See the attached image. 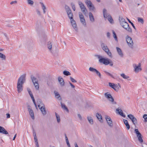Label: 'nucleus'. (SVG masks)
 Masks as SVG:
<instances>
[{
  "label": "nucleus",
  "instance_id": "f257e3e1",
  "mask_svg": "<svg viewBox=\"0 0 147 147\" xmlns=\"http://www.w3.org/2000/svg\"><path fill=\"white\" fill-rule=\"evenodd\" d=\"M26 80V74L21 75L18 79L17 84V88L18 93L21 92L23 90V85Z\"/></svg>",
  "mask_w": 147,
  "mask_h": 147
},
{
  "label": "nucleus",
  "instance_id": "f03ea898",
  "mask_svg": "<svg viewBox=\"0 0 147 147\" xmlns=\"http://www.w3.org/2000/svg\"><path fill=\"white\" fill-rule=\"evenodd\" d=\"M97 56L99 59V61L100 63H102L105 65L109 64L111 66H112L113 65V62L111 60L108 58L105 59L102 58H100L101 57L99 55H97Z\"/></svg>",
  "mask_w": 147,
  "mask_h": 147
},
{
  "label": "nucleus",
  "instance_id": "7ed1b4c3",
  "mask_svg": "<svg viewBox=\"0 0 147 147\" xmlns=\"http://www.w3.org/2000/svg\"><path fill=\"white\" fill-rule=\"evenodd\" d=\"M101 46L102 49L110 57H112V53L110 51L108 47L103 42L101 43Z\"/></svg>",
  "mask_w": 147,
  "mask_h": 147
},
{
  "label": "nucleus",
  "instance_id": "20e7f679",
  "mask_svg": "<svg viewBox=\"0 0 147 147\" xmlns=\"http://www.w3.org/2000/svg\"><path fill=\"white\" fill-rule=\"evenodd\" d=\"M125 38L126 41L128 46L131 49H133L134 43L131 38L129 36L127 35L126 36Z\"/></svg>",
  "mask_w": 147,
  "mask_h": 147
},
{
  "label": "nucleus",
  "instance_id": "39448f33",
  "mask_svg": "<svg viewBox=\"0 0 147 147\" xmlns=\"http://www.w3.org/2000/svg\"><path fill=\"white\" fill-rule=\"evenodd\" d=\"M31 79L36 90H38L39 86L38 84V80L33 75H31Z\"/></svg>",
  "mask_w": 147,
  "mask_h": 147
},
{
  "label": "nucleus",
  "instance_id": "423d86ee",
  "mask_svg": "<svg viewBox=\"0 0 147 147\" xmlns=\"http://www.w3.org/2000/svg\"><path fill=\"white\" fill-rule=\"evenodd\" d=\"M85 2L90 10H94L95 8L90 0H86Z\"/></svg>",
  "mask_w": 147,
  "mask_h": 147
},
{
  "label": "nucleus",
  "instance_id": "0eeeda50",
  "mask_svg": "<svg viewBox=\"0 0 147 147\" xmlns=\"http://www.w3.org/2000/svg\"><path fill=\"white\" fill-rule=\"evenodd\" d=\"M121 25L128 32L131 33L132 32V29L130 27L128 24L126 22H123V23H121Z\"/></svg>",
  "mask_w": 147,
  "mask_h": 147
},
{
  "label": "nucleus",
  "instance_id": "6e6552de",
  "mask_svg": "<svg viewBox=\"0 0 147 147\" xmlns=\"http://www.w3.org/2000/svg\"><path fill=\"white\" fill-rule=\"evenodd\" d=\"M105 97L107 98L109 101H111L113 104H116L117 103L116 102L114 101V99L112 96L111 95L109 94L108 92H107L105 94Z\"/></svg>",
  "mask_w": 147,
  "mask_h": 147
},
{
  "label": "nucleus",
  "instance_id": "1a4fd4ad",
  "mask_svg": "<svg viewBox=\"0 0 147 147\" xmlns=\"http://www.w3.org/2000/svg\"><path fill=\"white\" fill-rule=\"evenodd\" d=\"M127 117L131 120L133 123L135 125L137 123V120L134 116L131 114L127 115Z\"/></svg>",
  "mask_w": 147,
  "mask_h": 147
},
{
  "label": "nucleus",
  "instance_id": "9d476101",
  "mask_svg": "<svg viewBox=\"0 0 147 147\" xmlns=\"http://www.w3.org/2000/svg\"><path fill=\"white\" fill-rule=\"evenodd\" d=\"M79 15L81 22L84 25L86 26V23L83 15L80 12L79 13Z\"/></svg>",
  "mask_w": 147,
  "mask_h": 147
},
{
  "label": "nucleus",
  "instance_id": "9b49d317",
  "mask_svg": "<svg viewBox=\"0 0 147 147\" xmlns=\"http://www.w3.org/2000/svg\"><path fill=\"white\" fill-rule=\"evenodd\" d=\"M105 118L108 125L110 127H113V122L111 118L108 116H105Z\"/></svg>",
  "mask_w": 147,
  "mask_h": 147
},
{
  "label": "nucleus",
  "instance_id": "f8f14e48",
  "mask_svg": "<svg viewBox=\"0 0 147 147\" xmlns=\"http://www.w3.org/2000/svg\"><path fill=\"white\" fill-rule=\"evenodd\" d=\"M109 86L116 92H118L119 89V88L117 85L115 84L114 83L109 82Z\"/></svg>",
  "mask_w": 147,
  "mask_h": 147
},
{
  "label": "nucleus",
  "instance_id": "ddd939ff",
  "mask_svg": "<svg viewBox=\"0 0 147 147\" xmlns=\"http://www.w3.org/2000/svg\"><path fill=\"white\" fill-rule=\"evenodd\" d=\"M141 65L140 63H139L138 65H136V64H135L134 67V71L136 72H138L140 71H141L142 70V68L141 67Z\"/></svg>",
  "mask_w": 147,
  "mask_h": 147
},
{
  "label": "nucleus",
  "instance_id": "4468645a",
  "mask_svg": "<svg viewBox=\"0 0 147 147\" xmlns=\"http://www.w3.org/2000/svg\"><path fill=\"white\" fill-rule=\"evenodd\" d=\"M43 115H45L47 114V112L45 107V106L43 104H42V106L39 108Z\"/></svg>",
  "mask_w": 147,
  "mask_h": 147
},
{
  "label": "nucleus",
  "instance_id": "2eb2a0df",
  "mask_svg": "<svg viewBox=\"0 0 147 147\" xmlns=\"http://www.w3.org/2000/svg\"><path fill=\"white\" fill-rule=\"evenodd\" d=\"M71 23L72 26L74 29H75L76 31H77L78 29L77 27V25L75 21L74 20L73 18L72 19H71Z\"/></svg>",
  "mask_w": 147,
  "mask_h": 147
},
{
  "label": "nucleus",
  "instance_id": "dca6fc26",
  "mask_svg": "<svg viewBox=\"0 0 147 147\" xmlns=\"http://www.w3.org/2000/svg\"><path fill=\"white\" fill-rule=\"evenodd\" d=\"M40 41L41 43H45L47 40V36L45 34H44L43 36H41L40 37Z\"/></svg>",
  "mask_w": 147,
  "mask_h": 147
},
{
  "label": "nucleus",
  "instance_id": "f3484780",
  "mask_svg": "<svg viewBox=\"0 0 147 147\" xmlns=\"http://www.w3.org/2000/svg\"><path fill=\"white\" fill-rule=\"evenodd\" d=\"M0 133H1L4 134H8V132L5 129L2 127L0 126Z\"/></svg>",
  "mask_w": 147,
  "mask_h": 147
},
{
  "label": "nucleus",
  "instance_id": "a211bd4d",
  "mask_svg": "<svg viewBox=\"0 0 147 147\" xmlns=\"http://www.w3.org/2000/svg\"><path fill=\"white\" fill-rule=\"evenodd\" d=\"M47 48L49 49V51L52 53H53V52L52 51V42L50 41L48 42L47 44Z\"/></svg>",
  "mask_w": 147,
  "mask_h": 147
},
{
  "label": "nucleus",
  "instance_id": "6ab92c4d",
  "mask_svg": "<svg viewBox=\"0 0 147 147\" xmlns=\"http://www.w3.org/2000/svg\"><path fill=\"white\" fill-rule=\"evenodd\" d=\"M116 111L118 112V114L121 116L124 117H125V115L123 113L122 110L120 109H119V108L116 109Z\"/></svg>",
  "mask_w": 147,
  "mask_h": 147
},
{
  "label": "nucleus",
  "instance_id": "aec40b11",
  "mask_svg": "<svg viewBox=\"0 0 147 147\" xmlns=\"http://www.w3.org/2000/svg\"><path fill=\"white\" fill-rule=\"evenodd\" d=\"M54 93L56 98L59 100H61L62 98L59 93L56 91H54Z\"/></svg>",
  "mask_w": 147,
  "mask_h": 147
},
{
  "label": "nucleus",
  "instance_id": "412c9836",
  "mask_svg": "<svg viewBox=\"0 0 147 147\" xmlns=\"http://www.w3.org/2000/svg\"><path fill=\"white\" fill-rule=\"evenodd\" d=\"M58 81L60 83V84L61 86H63L64 85L65 82L64 81L63 79L62 78H60L59 77L58 78Z\"/></svg>",
  "mask_w": 147,
  "mask_h": 147
},
{
  "label": "nucleus",
  "instance_id": "4be33fe9",
  "mask_svg": "<svg viewBox=\"0 0 147 147\" xmlns=\"http://www.w3.org/2000/svg\"><path fill=\"white\" fill-rule=\"evenodd\" d=\"M103 13L104 16V17L105 18H107L109 15L107 13V10L106 9L104 8L103 9Z\"/></svg>",
  "mask_w": 147,
  "mask_h": 147
},
{
  "label": "nucleus",
  "instance_id": "5701e85b",
  "mask_svg": "<svg viewBox=\"0 0 147 147\" xmlns=\"http://www.w3.org/2000/svg\"><path fill=\"white\" fill-rule=\"evenodd\" d=\"M28 111L32 118L33 119H34V113L33 110L32 109H31L29 110H28Z\"/></svg>",
  "mask_w": 147,
  "mask_h": 147
},
{
  "label": "nucleus",
  "instance_id": "b1692460",
  "mask_svg": "<svg viewBox=\"0 0 147 147\" xmlns=\"http://www.w3.org/2000/svg\"><path fill=\"white\" fill-rule=\"evenodd\" d=\"M89 14L90 21L92 22H94V19L92 14V13L90 12Z\"/></svg>",
  "mask_w": 147,
  "mask_h": 147
},
{
  "label": "nucleus",
  "instance_id": "393cba45",
  "mask_svg": "<svg viewBox=\"0 0 147 147\" xmlns=\"http://www.w3.org/2000/svg\"><path fill=\"white\" fill-rule=\"evenodd\" d=\"M68 16L69 18L71 19H72L73 18V16L71 11L67 12Z\"/></svg>",
  "mask_w": 147,
  "mask_h": 147
},
{
  "label": "nucleus",
  "instance_id": "a878e982",
  "mask_svg": "<svg viewBox=\"0 0 147 147\" xmlns=\"http://www.w3.org/2000/svg\"><path fill=\"white\" fill-rule=\"evenodd\" d=\"M123 122L125 124L126 126L127 129H130V126L128 121L126 120L123 119Z\"/></svg>",
  "mask_w": 147,
  "mask_h": 147
},
{
  "label": "nucleus",
  "instance_id": "bb28decb",
  "mask_svg": "<svg viewBox=\"0 0 147 147\" xmlns=\"http://www.w3.org/2000/svg\"><path fill=\"white\" fill-rule=\"evenodd\" d=\"M61 108L63 109L66 110L67 112H69L68 109L66 105L64 104H63L61 102Z\"/></svg>",
  "mask_w": 147,
  "mask_h": 147
},
{
  "label": "nucleus",
  "instance_id": "cd10ccee",
  "mask_svg": "<svg viewBox=\"0 0 147 147\" xmlns=\"http://www.w3.org/2000/svg\"><path fill=\"white\" fill-rule=\"evenodd\" d=\"M116 49L119 54L121 57H122L123 56V53L121 49L118 47H117Z\"/></svg>",
  "mask_w": 147,
  "mask_h": 147
},
{
  "label": "nucleus",
  "instance_id": "c85d7f7f",
  "mask_svg": "<svg viewBox=\"0 0 147 147\" xmlns=\"http://www.w3.org/2000/svg\"><path fill=\"white\" fill-rule=\"evenodd\" d=\"M81 11L84 14V15H86L87 12V10L86 7H83L82 9H80Z\"/></svg>",
  "mask_w": 147,
  "mask_h": 147
},
{
  "label": "nucleus",
  "instance_id": "c756f323",
  "mask_svg": "<svg viewBox=\"0 0 147 147\" xmlns=\"http://www.w3.org/2000/svg\"><path fill=\"white\" fill-rule=\"evenodd\" d=\"M78 3L80 9H82L83 7H86L84 4L81 1H79Z\"/></svg>",
  "mask_w": 147,
  "mask_h": 147
},
{
  "label": "nucleus",
  "instance_id": "7c9ffc66",
  "mask_svg": "<svg viewBox=\"0 0 147 147\" xmlns=\"http://www.w3.org/2000/svg\"><path fill=\"white\" fill-rule=\"evenodd\" d=\"M37 102L38 104V107L39 108H40L41 105L42 106V104H43L41 100L40 99H37Z\"/></svg>",
  "mask_w": 147,
  "mask_h": 147
},
{
  "label": "nucleus",
  "instance_id": "2f4dec72",
  "mask_svg": "<svg viewBox=\"0 0 147 147\" xmlns=\"http://www.w3.org/2000/svg\"><path fill=\"white\" fill-rule=\"evenodd\" d=\"M134 132L136 133L137 137L142 136V135L139 132L138 129H135L134 130Z\"/></svg>",
  "mask_w": 147,
  "mask_h": 147
},
{
  "label": "nucleus",
  "instance_id": "473e14b6",
  "mask_svg": "<svg viewBox=\"0 0 147 147\" xmlns=\"http://www.w3.org/2000/svg\"><path fill=\"white\" fill-rule=\"evenodd\" d=\"M89 123L91 124H92L93 123V121L92 119L90 116H88L87 117Z\"/></svg>",
  "mask_w": 147,
  "mask_h": 147
},
{
  "label": "nucleus",
  "instance_id": "72a5a7b5",
  "mask_svg": "<svg viewBox=\"0 0 147 147\" xmlns=\"http://www.w3.org/2000/svg\"><path fill=\"white\" fill-rule=\"evenodd\" d=\"M119 20L120 25L121 24V23H123V22H126L125 20L122 17H119Z\"/></svg>",
  "mask_w": 147,
  "mask_h": 147
},
{
  "label": "nucleus",
  "instance_id": "f704fd0d",
  "mask_svg": "<svg viewBox=\"0 0 147 147\" xmlns=\"http://www.w3.org/2000/svg\"><path fill=\"white\" fill-rule=\"evenodd\" d=\"M112 32L113 34V36L115 38V40L117 41H118V39H117V37L116 35V34L115 32V31L113 30H112Z\"/></svg>",
  "mask_w": 147,
  "mask_h": 147
},
{
  "label": "nucleus",
  "instance_id": "c9c22d12",
  "mask_svg": "<svg viewBox=\"0 0 147 147\" xmlns=\"http://www.w3.org/2000/svg\"><path fill=\"white\" fill-rule=\"evenodd\" d=\"M96 116L98 118V119L100 121H101V120H102V118L101 115L100 114H99L98 113H97L96 114Z\"/></svg>",
  "mask_w": 147,
  "mask_h": 147
},
{
  "label": "nucleus",
  "instance_id": "e433bc0d",
  "mask_svg": "<svg viewBox=\"0 0 147 147\" xmlns=\"http://www.w3.org/2000/svg\"><path fill=\"white\" fill-rule=\"evenodd\" d=\"M55 115L57 118V122L58 123H59L60 121V119L59 116L55 112Z\"/></svg>",
  "mask_w": 147,
  "mask_h": 147
},
{
  "label": "nucleus",
  "instance_id": "4c0bfd02",
  "mask_svg": "<svg viewBox=\"0 0 147 147\" xmlns=\"http://www.w3.org/2000/svg\"><path fill=\"white\" fill-rule=\"evenodd\" d=\"M65 7L67 12L70 11H71L69 6L67 5H65Z\"/></svg>",
  "mask_w": 147,
  "mask_h": 147
},
{
  "label": "nucleus",
  "instance_id": "58836bf2",
  "mask_svg": "<svg viewBox=\"0 0 147 147\" xmlns=\"http://www.w3.org/2000/svg\"><path fill=\"white\" fill-rule=\"evenodd\" d=\"M63 74L66 76H68L70 75V73L67 71L65 70L63 71Z\"/></svg>",
  "mask_w": 147,
  "mask_h": 147
},
{
  "label": "nucleus",
  "instance_id": "ea45409f",
  "mask_svg": "<svg viewBox=\"0 0 147 147\" xmlns=\"http://www.w3.org/2000/svg\"><path fill=\"white\" fill-rule=\"evenodd\" d=\"M0 58H2V60H5L6 57L5 55L0 53Z\"/></svg>",
  "mask_w": 147,
  "mask_h": 147
},
{
  "label": "nucleus",
  "instance_id": "a19ab883",
  "mask_svg": "<svg viewBox=\"0 0 147 147\" xmlns=\"http://www.w3.org/2000/svg\"><path fill=\"white\" fill-rule=\"evenodd\" d=\"M28 3V4L32 5H33L34 2L32 0H27Z\"/></svg>",
  "mask_w": 147,
  "mask_h": 147
},
{
  "label": "nucleus",
  "instance_id": "79ce46f5",
  "mask_svg": "<svg viewBox=\"0 0 147 147\" xmlns=\"http://www.w3.org/2000/svg\"><path fill=\"white\" fill-rule=\"evenodd\" d=\"M137 137L138 138V141L140 143H141L143 142V140L142 139V136Z\"/></svg>",
  "mask_w": 147,
  "mask_h": 147
},
{
  "label": "nucleus",
  "instance_id": "37998d69",
  "mask_svg": "<svg viewBox=\"0 0 147 147\" xmlns=\"http://www.w3.org/2000/svg\"><path fill=\"white\" fill-rule=\"evenodd\" d=\"M121 76L124 79H127L129 78L128 76L125 75L124 74H121Z\"/></svg>",
  "mask_w": 147,
  "mask_h": 147
},
{
  "label": "nucleus",
  "instance_id": "c03bdc74",
  "mask_svg": "<svg viewBox=\"0 0 147 147\" xmlns=\"http://www.w3.org/2000/svg\"><path fill=\"white\" fill-rule=\"evenodd\" d=\"M108 16L109 17L108 18V20L111 23H112L113 21L112 17L111 16H110L109 15H108Z\"/></svg>",
  "mask_w": 147,
  "mask_h": 147
},
{
  "label": "nucleus",
  "instance_id": "a18cd8bd",
  "mask_svg": "<svg viewBox=\"0 0 147 147\" xmlns=\"http://www.w3.org/2000/svg\"><path fill=\"white\" fill-rule=\"evenodd\" d=\"M89 69L90 71L93 72H95L97 70L93 67H91L89 68Z\"/></svg>",
  "mask_w": 147,
  "mask_h": 147
},
{
  "label": "nucleus",
  "instance_id": "49530a36",
  "mask_svg": "<svg viewBox=\"0 0 147 147\" xmlns=\"http://www.w3.org/2000/svg\"><path fill=\"white\" fill-rule=\"evenodd\" d=\"M138 21L139 22H141L142 24H143L144 23V20L143 19L140 17L138 18Z\"/></svg>",
  "mask_w": 147,
  "mask_h": 147
},
{
  "label": "nucleus",
  "instance_id": "de8ad7c7",
  "mask_svg": "<svg viewBox=\"0 0 147 147\" xmlns=\"http://www.w3.org/2000/svg\"><path fill=\"white\" fill-rule=\"evenodd\" d=\"M71 6L72 9L74 11H75L76 10L75 6L74 4L73 3H71Z\"/></svg>",
  "mask_w": 147,
  "mask_h": 147
},
{
  "label": "nucleus",
  "instance_id": "09e8293b",
  "mask_svg": "<svg viewBox=\"0 0 147 147\" xmlns=\"http://www.w3.org/2000/svg\"><path fill=\"white\" fill-rule=\"evenodd\" d=\"M127 20L131 24V25L134 28L136 29L135 27L134 26V24H133V23L129 19H128L127 18Z\"/></svg>",
  "mask_w": 147,
  "mask_h": 147
},
{
  "label": "nucleus",
  "instance_id": "8fccbe9b",
  "mask_svg": "<svg viewBox=\"0 0 147 147\" xmlns=\"http://www.w3.org/2000/svg\"><path fill=\"white\" fill-rule=\"evenodd\" d=\"M95 72L100 78H101V74L100 73L99 71H98L97 70H96Z\"/></svg>",
  "mask_w": 147,
  "mask_h": 147
},
{
  "label": "nucleus",
  "instance_id": "3c124183",
  "mask_svg": "<svg viewBox=\"0 0 147 147\" xmlns=\"http://www.w3.org/2000/svg\"><path fill=\"white\" fill-rule=\"evenodd\" d=\"M143 118L144 119V122H147V114H145L143 116Z\"/></svg>",
  "mask_w": 147,
  "mask_h": 147
},
{
  "label": "nucleus",
  "instance_id": "603ef678",
  "mask_svg": "<svg viewBox=\"0 0 147 147\" xmlns=\"http://www.w3.org/2000/svg\"><path fill=\"white\" fill-rule=\"evenodd\" d=\"M40 3L41 5L42 8L43 10L46 9V7L45 6L44 4L42 2H40Z\"/></svg>",
  "mask_w": 147,
  "mask_h": 147
},
{
  "label": "nucleus",
  "instance_id": "864d4df0",
  "mask_svg": "<svg viewBox=\"0 0 147 147\" xmlns=\"http://www.w3.org/2000/svg\"><path fill=\"white\" fill-rule=\"evenodd\" d=\"M104 72L106 74H107V75H109V76H111L112 78H114L113 77V76L110 73H109L108 72H107V71H104Z\"/></svg>",
  "mask_w": 147,
  "mask_h": 147
},
{
  "label": "nucleus",
  "instance_id": "5fc2aeb1",
  "mask_svg": "<svg viewBox=\"0 0 147 147\" xmlns=\"http://www.w3.org/2000/svg\"><path fill=\"white\" fill-rule=\"evenodd\" d=\"M70 80L72 82H75V83H76L77 82V81L75 79H74V78H72V77H70Z\"/></svg>",
  "mask_w": 147,
  "mask_h": 147
},
{
  "label": "nucleus",
  "instance_id": "6e6d98bb",
  "mask_svg": "<svg viewBox=\"0 0 147 147\" xmlns=\"http://www.w3.org/2000/svg\"><path fill=\"white\" fill-rule=\"evenodd\" d=\"M34 141L36 143L38 142L37 139V137L35 135L34 136Z\"/></svg>",
  "mask_w": 147,
  "mask_h": 147
},
{
  "label": "nucleus",
  "instance_id": "4d7b16f0",
  "mask_svg": "<svg viewBox=\"0 0 147 147\" xmlns=\"http://www.w3.org/2000/svg\"><path fill=\"white\" fill-rule=\"evenodd\" d=\"M17 1H12L11 2L10 4L11 5L13 4L14 3H17Z\"/></svg>",
  "mask_w": 147,
  "mask_h": 147
},
{
  "label": "nucleus",
  "instance_id": "13d9d810",
  "mask_svg": "<svg viewBox=\"0 0 147 147\" xmlns=\"http://www.w3.org/2000/svg\"><path fill=\"white\" fill-rule=\"evenodd\" d=\"M29 93L30 96H31V98H32V97H34L32 94L31 91L29 92Z\"/></svg>",
  "mask_w": 147,
  "mask_h": 147
},
{
  "label": "nucleus",
  "instance_id": "bf43d9fd",
  "mask_svg": "<svg viewBox=\"0 0 147 147\" xmlns=\"http://www.w3.org/2000/svg\"><path fill=\"white\" fill-rule=\"evenodd\" d=\"M107 36L109 38H110V34L109 32H107Z\"/></svg>",
  "mask_w": 147,
  "mask_h": 147
},
{
  "label": "nucleus",
  "instance_id": "052dcab7",
  "mask_svg": "<svg viewBox=\"0 0 147 147\" xmlns=\"http://www.w3.org/2000/svg\"><path fill=\"white\" fill-rule=\"evenodd\" d=\"M69 84L72 88H74L75 87V86L70 82H69Z\"/></svg>",
  "mask_w": 147,
  "mask_h": 147
},
{
  "label": "nucleus",
  "instance_id": "680f3d73",
  "mask_svg": "<svg viewBox=\"0 0 147 147\" xmlns=\"http://www.w3.org/2000/svg\"><path fill=\"white\" fill-rule=\"evenodd\" d=\"M27 108L28 109V111L32 109L30 106L29 105H28L27 106Z\"/></svg>",
  "mask_w": 147,
  "mask_h": 147
},
{
  "label": "nucleus",
  "instance_id": "e2e57ef3",
  "mask_svg": "<svg viewBox=\"0 0 147 147\" xmlns=\"http://www.w3.org/2000/svg\"><path fill=\"white\" fill-rule=\"evenodd\" d=\"M78 117L79 118V119L81 120H82V117H81V115L80 114H78Z\"/></svg>",
  "mask_w": 147,
  "mask_h": 147
},
{
  "label": "nucleus",
  "instance_id": "0e129e2a",
  "mask_svg": "<svg viewBox=\"0 0 147 147\" xmlns=\"http://www.w3.org/2000/svg\"><path fill=\"white\" fill-rule=\"evenodd\" d=\"M31 98L32 99V101L34 103V104L35 103H36V102L35 101V99H34V97H32V98Z\"/></svg>",
  "mask_w": 147,
  "mask_h": 147
},
{
  "label": "nucleus",
  "instance_id": "69168bd1",
  "mask_svg": "<svg viewBox=\"0 0 147 147\" xmlns=\"http://www.w3.org/2000/svg\"><path fill=\"white\" fill-rule=\"evenodd\" d=\"M7 116V118H9L10 117V115L9 113H7L6 114Z\"/></svg>",
  "mask_w": 147,
  "mask_h": 147
},
{
  "label": "nucleus",
  "instance_id": "338daca9",
  "mask_svg": "<svg viewBox=\"0 0 147 147\" xmlns=\"http://www.w3.org/2000/svg\"><path fill=\"white\" fill-rule=\"evenodd\" d=\"M37 13L38 15L40 16L41 15L40 12L38 10H37Z\"/></svg>",
  "mask_w": 147,
  "mask_h": 147
},
{
  "label": "nucleus",
  "instance_id": "774afa93",
  "mask_svg": "<svg viewBox=\"0 0 147 147\" xmlns=\"http://www.w3.org/2000/svg\"><path fill=\"white\" fill-rule=\"evenodd\" d=\"M33 134L34 136L35 135L36 136V132L34 129L33 130Z\"/></svg>",
  "mask_w": 147,
  "mask_h": 147
}]
</instances>
